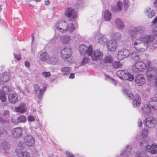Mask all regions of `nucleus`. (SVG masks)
<instances>
[{
  "label": "nucleus",
  "instance_id": "f257e3e1",
  "mask_svg": "<svg viewBox=\"0 0 157 157\" xmlns=\"http://www.w3.org/2000/svg\"><path fill=\"white\" fill-rule=\"evenodd\" d=\"M146 33L145 28L138 26L130 30L129 32L132 45L138 51L144 52L148 48L155 49L157 48V43L152 35H145Z\"/></svg>",
  "mask_w": 157,
  "mask_h": 157
},
{
  "label": "nucleus",
  "instance_id": "f03ea898",
  "mask_svg": "<svg viewBox=\"0 0 157 157\" xmlns=\"http://www.w3.org/2000/svg\"><path fill=\"white\" fill-rule=\"evenodd\" d=\"M75 22L72 23L71 21L68 23L63 21L56 23L55 25V30L61 33H65L68 31L72 32L75 30Z\"/></svg>",
  "mask_w": 157,
  "mask_h": 157
},
{
  "label": "nucleus",
  "instance_id": "7ed1b4c3",
  "mask_svg": "<svg viewBox=\"0 0 157 157\" xmlns=\"http://www.w3.org/2000/svg\"><path fill=\"white\" fill-rule=\"evenodd\" d=\"M151 62L149 61H147L145 64L142 62H138L132 66V70L135 72H142L146 68L147 70L149 67H151Z\"/></svg>",
  "mask_w": 157,
  "mask_h": 157
},
{
  "label": "nucleus",
  "instance_id": "20e7f679",
  "mask_svg": "<svg viewBox=\"0 0 157 157\" xmlns=\"http://www.w3.org/2000/svg\"><path fill=\"white\" fill-rule=\"evenodd\" d=\"M147 141L143 140L140 142V146L141 147H143L144 149L148 152L152 154L157 153V145L153 144L150 145L147 144Z\"/></svg>",
  "mask_w": 157,
  "mask_h": 157
},
{
  "label": "nucleus",
  "instance_id": "39448f33",
  "mask_svg": "<svg viewBox=\"0 0 157 157\" xmlns=\"http://www.w3.org/2000/svg\"><path fill=\"white\" fill-rule=\"evenodd\" d=\"M116 74L117 76L122 80H127L129 81H132L134 76L126 70H119L117 71Z\"/></svg>",
  "mask_w": 157,
  "mask_h": 157
},
{
  "label": "nucleus",
  "instance_id": "423d86ee",
  "mask_svg": "<svg viewBox=\"0 0 157 157\" xmlns=\"http://www.w3.org/2000/svg\"><path fill=\"white\" fill-rule=\"evenodd\" d=\"M118 44L116 40H110L108 41L106 43V46L107 50L110 52H114L117 49Z\"/></svg>",
  "mask_w": 157,
  "mask_h": 157
},
{
  "label": "nucleus",
  "instance_id": "0eeeda50",
  "mask_svg": "<svg viewBox=\"0 0 157 157\" xmlns=\"http://www.w3.org/2000/svg\"><path fill=\"white\" fill-rule=\"evenodd\" d=\"M65 15L67 17L71 18L75 21L78 17V13L76 11L71 8H68L66 10Z\"/></svg>",
  "mask_w": 157,
  "mask_h": 157
},
{
  "label": "nucleus",
  "instance_id": "6e6552de",
  "mask_svg": "<svg viewBox=\"0 0 157 157\" xmlns=\"http://www.w3.org/2000/svg\"><path fill=\"white\" fill-rule=\"evenodd\" d=\"M79 49L81 54L84 55L86 53L88 56L91 54L93 51L92 46L91 45L87 47L84 45H81L79 46Z\"/></svg>",
  "mask_w": 157,
  "mask_h": 157
},
{
  "label": "nucleus",
  "instance_id": "1a4fd4ad",
  "mask_svg": "<svg viewBox=\"0 0 157 157\" xmlns=\"http://www.w3.org/2000/svg\"><path fill=\"white\" fill-rule=\"evenodd\" d=\"M34 91L36 97L37 98L40 99L42 97L46 88L44 87L43 89H40V86L37 84L34 85Z\"/></svg>",
  "mask_w": 157,
  "mask_h": 157
},
{
  "label": "nucleus",
  "instance_id": "9d476101",
  "mask_svg": "<svg viewBox=\"0 0 157 157\" xmlns=\"http://www.w3.org/2000/svg\"><path fill=\"white\" fill-rule=\"evenodd\" d=\"M23 128L20 127L13 128L11 131L12 137L15 139L20 138L22 135Z\"/></svg>",
  "mask_w": 157,
  "mask_h": 157
},
{
  "label": "nucleus",
  "instance_id": "9b49d317",
  "mask_svg": "<svg viewBox=\"0 0 157 157\" xmlns=\"http://www.w3.org/2000/svg\"><path fill=\"white\" fill-rule=\"evenodd\" d=\"M72 52L71 48H65L61 51V57L63 59H69L71 57Z\"/></svg>",
  "mask_w": 157,
  "mask_h": 157
},
{
  "label": "nucleus",
  "instance_id": "f8f14e48",
  "mask_svg": "<svg viewBox=\"0 0 157 157\" xmlns=\"http://www.w3.org/2000/svg\"><path fill=\"white\" fill-rule=\"evenodd\" d=\"M89 56H91V59L94 61L100 60L102 59L103 54L99 50L97 49L91 53V54Z\"/></svg>",
  "mask_w": 157,
  "mask_h": 157
},
{
  "label": "nucleus",
  "instance_id": "ddd939ff",
  "mask_svg": "<svg viewBox=\"0 0 157 157\" xmlns=\"http://www.w3.org/2000/svg\"><path fill=\"white\" fill-rule=\"evenodd\" d=\"M24 141L25 144L29 147H33L35 145V140L32 135H27L25 136Z\"/></svg>",
  "mask_w": 157,
  "mask_h": 157
},
{
  "label": "nucleus",
  "instance_id": "4468645a",
  "mask_svg": "<svg viewBox=\"0 0 157 157\" xmlns=\"http://www.w3.org/2000/svg\"><path fill=\"white\" fill-rule=\"evenodd\" d=\"M157 73V69L155 67H149L147 68V75L148 78L150 80H152L154 79L153 75Z\"/></svg>",
  "mask_w": 157,
  "mask_h": 157
},
{
  "label": "nucleus",
  "instance_id": "2eb2a0df",
  "mask_svg": "<svg viewBox=\"0 0 157 157\" xmlns=\"http://www.w3.org/2000/svg\"><path fill=\"white\" fill-rule=\"evenodd\" d=\"M130 52L127 49H124L119 51L117 56V59L119 60H121L129 56Z\"/></svg>",
  "mask_w": 157,
  "mask_h": 157
},
{
  "label": "nucleus",
  "instance_id": "dca6fc26",
  "mask_svg": "<svg viewBox=\"0 0 157 157\" xmlns=\"http://www.w3.org/2000/svg\"><path fill=\"white\" fill-rule=\"evenodd\" d=\"M98 38V42L101 44H104L108 40L107 38L104 35L99 34H95L93 37L94 40L96 41V38Z\"/></svg>",
  "mask_w": 157,
  "mask_h": 157
},
{
  "label": "nucleus",
  "instance_id": "f3484780",
  "mask_svg": "<svg viewBox=\"0 0 157 157\" xmlns=\"http://www.w3.org/2000/svg\"><path fill=\"white\" fill-rule=\"evenodd\" d=\"M157 122L156 119L152 117H149L146 120V124L150 128H153L155 126Z\"/></svg>",
  "mask_w": 157,
  "mask_h": 157
},
{
  "label": "nucleus",
  "instance_id": "a211bd4d",
  "mask_svg": "<svg viewBox=\"0 0 157 157\" xmlns=\"http://www.w3.org/2000/svg\"><path fill=\"white\" fill-rule=\"evenodd\" d=\"M135 81L136 84L138 86H142L146 82L143 75L141 74H138L136 75Z\"/></svg>",
  "mask_w": 157,
  "mask_h": 157
},
{
  "label": "nucleus",
  "instance_id": "6ab92c4d",
  "mask_svg": "<svg viewBox=\"0 0 157 157\" xmlns=\"http://www.w3.org/2000/svg\"><path fill=\"white\" fill-rule=\"evenodd\" d=\"M1 148L4 151V153L5 154H9L10 151V145L9 143L5 140L2 141L0 144Z\"/></svg>",
  "mask_w": 157,
  "mask_h": 157
},
{
  "label": "nucleus",
  "instance_id": "aec40b11",
  "mask_svg": "<svg viewBox=\"0 0 157 157\" xmlns=\"http://www.w3.org/2000/svg\"><path fill=\"white\" fill-rule=\"evenodd\" d=\"M114 23L115 26L118 30H122L125 27L124 21L120 18H117L114 21Z\"/></svg>",
  "mask_w": 157,
  "mask_h": 157
},
{
  "label": "nucleus",
  "instance_id": "412c9836",
  "mask_svg": "<svg viewBox=\"0 0 157 157\" xmlns=\"http://www.w3.org/2000/svg\"><path fill=\"white\" fill-rule=\"evenodd\" d=\"M15 110L16 112L23 114L27 110V106L25 104L21 103L18 106L15 108Z\"/></svg>",
  "mask_w": 157,
  "mask_h": 157
},
{
  "label": "nucleus",
  "instance_id": "4be33fe9",
  "mask_svg": "<svg viewBox=\"0 0 157 157\" xmlns=\"http://www.w3.org/2000/svg\"><path fill=\"white\" fill-rule=\"evenodd\" d=\"M16 153L17 157H30L31 154L26 151H23L21 149H17Z\"/></svg>",
  "mask_w": 157,
  "mask_h": 157
},
{
  "label": "nucleus",
  "instance_id": "5701e85b",
  "mask_svg": "<svg viewBox=\"0 0 157 157\" xmlns=\"http://www.w3.org/2000/svg\"><path fill=\"white\" fill-rule=\"evenodd\" d=\"M144 13L147 17L150 18H152L155 15L154 10L150 7H147L145 9Z\"/></svg>",
  "mask_w": 157,
  "mask_h": 157
},
{
  "label": "nucleus",
  "instance_id": "b1692460",
  "mask_svg": "<svg viewBox=\"0 0 157 157\" xmlns=\"http://www.w3.org/2000/svg\"><path fill=\"white\" fill-rule=\"evenodd\" d=\"M149 105L154 109H157V95L150 98Z\"/></svg>",
  "mask_w": 157,
  "mask_h": 157
},
{
  "label": "nucleus",
  "instance_id": "393cba45",
  "mask_svg": "<svg viewBox=\"0 0 157 157\" xmlns=\"http://www.w3.org/2000/svg\"><path fill=\"white\" fill-rule=\"evenodd\" d=\"M71 41V37L67 35L62 36L61 38L60 41L63 45L68 44Z\"/></svg>",
  "mask_w": 157,
  "mask_h": 157
},
{
  "label": "nucleus",
  "instance_id": "a878e982",
  "mask_svg": "<svg viewBox=\"0 0 157 157\" xmlns=\"http://www.w3.org/2000/svg\"><path fill=\"white\" fill-rule=\"evenodd\" d=\"M109 36L112 39L111 40H115L116 41L120 40L121 38V34L119 32H111L109 34Z\"/></svg>",
  "mask_w": 157,
  "mask_h": 157
},
{
  "label": "nucleus",
  "instance_id": "bb28decb",
  "mask_svg": "<svg viewBox=\"0 0 157 157\" xmlns=\"http://www.w3.org/2000/svg\"><path fill=\"white\" fill-rule=\"evenodd\" d=\"M141 100L139 95L136 94L133 99L132 104L134 107H137L139 106L141 103Z\"/></svg>",
  "mask_w": 157,
  "mask_h": 157
},
{
  "label": "nucleus",
  "instance_id": "cd10ccee",
  "mask_svg": "<svg viewBox=\"0 0 157 157\" xmlns=\"http://www.w3.org/2000/svg\"><path fill=\"white\" fill-rule=\"evenodd\" d=\"M49 55L47 52H41L39 57V61L41 62H45L48 60Z\"/></svg>",
  "mask_w": 157,
  "mask_h": 157
},
{
  "label": "nucleus",
  "instance_id": "c85d7f7f",
  "mask_svg": "<svg viewBox=\"0 0 157 157\" xmlns=\"http://www.w3.org/2000/svg\"><path fill=\"white\" fill-rule=\"evenodd\" d=\"M112 14L108 10H106L102 14V19L105 21H109L111 20Z\"/></svg>",
  "mask_w": 157,
  "mask_h": 157
},
{
  "label": "nucleus",
  "instance_id": "c756f323",
  "mask_svg": "<svg viewBox=\"0 0 157 157\" xmlns=\"http://www.w3.org/2000/svg\"><path fill=\"white\" fill-rule=\"evenodd\" d=\"M8 97L9 101L11 103L14 104L18 100L17 95L16 94H10Z\"/></svg>",
  "mask_w": 157,
  "mask_h": 157
},
{
  "label": "nucleus",
  "instance_id": "7c9ffc66",
  "mask_svg": "<svg viewBox=\"0 0 157 157\" xmlns=\"http://www.w3.org/2000/svg\"><path fill=\"white\" fill-rule=\"evenodd\" d=\"M113 60V57L110 55H108L104 58L102 62L104 63H112Z\"/></svg>",
  "mask_w": 157,
  "mask_h": 157
},
{
  "label": "nucleus",
  "instance_id": "2f4dec72",
  "mask_svg": "<svg viewBox=\"0 0 157 157\" xmlns=\"http://www.w3.org/2000/svg\"><path fill=\"white\" fill-rule=\"evenodd\" d=\"M151 106L149 104H147L144 106L142 108V112L146 114H148L151 113Z\"/></svg>",
  "mask_w": 157,
  "mask_h": 157
},
{
  "label": "nucleus",
  "instance_id": "473e14b6",
  "mask_svg": "<svg viewBox=\"0 0 157 157\" xmlns=\"http://www.w3.org/2000/svg\"><path fill=\"white\" fill-rule=\"evenodd\" d=\"M58 58L54 56H51L49 57L48 62L52 64H55L58 62Z\"/></svg>",
  "mask_w": 157,
  "mask_h": 157
},
{
  "label": "nucleus",
  "instance_id": "72a5a7b5",
  "mask_svg": "<svg viewBox=\"0 0 157 157\" xmlns=\"http://www.w3.org/2000/svg\"><path fill=\"white\" fill-rule=\"evenodd\" d=\"M135 155L136 157H148L147 153L144 151H139L133 155Z\"/></svg>",
  "mask_w": 157,
  "mask_h": 157
},
{
  "label": "nucleus",
  "instance_id": "f704fd0d",
  "mask_svg": "<svg viewBox=\"0 0 157 157\" xmlns=\"http://www.w3.org/2000/svg\"><path fill=\"white\" fill-rule=\"evenodd\" d=\"M129 56L132 58L134 60L136 61L138 60L139 57L138 54L136 52H130Z\"/></svg>",
  "mask_w": 157,
  "mask_h": 157
},
{
  "label": "nucleus",
  "instance_id": "c9c22d12",
  "mask_svg": "<svg viewBox=\"0 0 157 157\" xmlns=\"http://www.w3.org/2000/svg\"><path fill=\"white\" fill-rule=\"evenodd\" d=\"M17 123H25L27 121L26 118V117L24 115H20L17 117Z\"/></svg>",
  "mask_w": 157,
  "mask_h": 157
},
{
  "label": "nucleus",
  "instance_id": "e433bc0d",
  "mask_svg": "<svg viewBox=\"0 0 157 157\" xmlns=\"http://www.w3.org/2000/svg\"><path fill=\"white\" fill-rule=\"evenodd\" d=\"M13 88L9 86H5L3 88V92L6 94H8L13 91Z\"/></svg>",
  "mask_w": 157,
  "mask_h": 157
},
{
  "label": "nucleus",
  "instance_id": "4c0bfd02",
  "mask_svg": "<svg viewBox=\"0 0 157 157\" xmlns=\"http://www.w3.org/2000/svg\"><path fill=\"white\" fill-rule=\"evenodd\" d=\"M71 71V68L68 67H64L61 70L62 75H66L68 74Z\"/></svg>",
  "mask_w": 157,
  "mask_h": 157
},
{
  "label": "nucleus",
  "instance_id": "58836bf2",
  "mask_svg": "<svg viewBox=\"0 0 157 157\" xmlns=\"http://www.w3.org/2000/svg\"><path fill=\"white\" fill-rule=\"evenodd\" d=\"M10 79V75L7 73H4L2 75V81L4 82L8 81Z\"/></svg>",
  "mask_w": 157,
  "mask_h": 157
},
{
  "label": "nucleus",
  "instance_id": "ea45409f",
  "mask_svg": "<svg viewBox=\"0 0 157 157\" xmlns=\"http://www.w3.org/2000/svg\"><path fill=\"white\" fill-rule=\"evenodd\" d=\"M90 59L89 57H85L81 61V65L82 66L88 64L90 62Z\"/></svg>",
  "mask_w": 157,
  "mask_h": 157
},
{
  "label": "nucleus",
  "instance_id": "a19ab883",
  "mask_svg": "<svg viewBox=\"0 0 157 157\" xmlns=\"http://www.w3.org/2000/svg\"><path fill=\"white\" fill-rule=\"evenodd\" d=\"M122 91H123V93L124 94H126V97H128L130 99H134V96L132 94H129V92L128 90L124 89L123 90H122Z\"/></svg>",
  "mask_w": 157,
  "mask_h": 157
},
{
  "label": "nucleus",
  "instance_id": "79ce46f5",
  "mask_svg": "<svg viewBox=\"0 0 157 157\" xmlns=\"http://www.w3.org/2000/svg\"><path fill=\"white\" fill-rule=\"evenodd\" d=\"M122 2L124 10L125 11L127 10L130 4L129 1L128 0H123Z\"/></svg>",
  "mask_w": 157,
  "mask_h": 157
},
{
  "label": "nucleus",
  "instance_id": "37998d69",
  "mask_svg": "<svg viewBox=\"0 0 157 157\" xmlns=\"http://www.w3.org/2000/svg\"><path fill=\"white\" fill-rule=\"evenodd\" d=\"M123 6V3L121 1H119L117 2V5L116 6V11H120L122 8Z\"/></svg>",
  "mask_w": 157,
  "mask_h": 157
},
{
  "label": "nucleus",
  "instance_id": "c03bdc74",
  "mask_svg": "<svg viewBox=\"0 0 157 157\" xmlns=\"http://www.w3.org/2000/svg\"><path fill=\"white\" fill-rule=\"evenodd\" d=\"M148 130L147 129H144L142 131L141 133V136L143 139H144L145 138H148Z\"/></svg>",
  "mask_w": 157,
  "mask_h": 157
},
{
  "label": "nucleus",
  "instance_id": "a18cd8bd",
  "mask_svg": "<svg viewBox=\"0 0 157 157\" xmlns=\"http://www.w3.org/2000/svg\"><path fill=\"white\" fill-rule=\"evenodd\" d=\"M157 24V16H156L153 19V20L152 21V33L154 34V33H156V32H154L153 31V29L157 27V25L156 26H155V24Z\"/></svg>",
  "mask_w": 157,
  "mask_h": 157
},
{
  "label": "nucleus",
  "instance_id": "49530a36",
  "mask_svg": "<svg viewBox=\"0 0 157 157\" xmlns=\"http://www.w3.org/2000/svg\"><path fill=\"white\" fill-rule=\"evenodd\" d=\"M105 78L109 80V81L110 82L113 84L115 86H116L117 85L116 82V81L113 79L110 78L109 77L108 75H105Z\"/></svg>",
  "mask_w": 157,
  "mask_h": 157
},
{
  "label": "nucleus",
  "instance_id": "de8ad7c7",
  "mask_svg": "<svg viewBox=\"0 0 157 157\" xmlns=\"http://www.w3.org/2000/svg\"><path fill=\"white\" fill-rule=\"evenodd\" d=\"M42 76L45 78H48L51 75V73L49 72L43 71L41 73Z\"/></svg>",
  "mask_w": 157,
  "mask_h": 157
},
{
  "label": "nucleus",
  "instance_id": "09e8293b",
  "mask_svg": "<svg viewBox=\"0 0 157 157\" xmlns=\"http://www.w3.org/2000/svg\"><path fill=\"white\" fill-rule=\"evenodd\" d=\"M113 65L115 68H118L122 66V64L119 62H115L113 64Z\"/></svg>",
  "mask_w": 157,
  "mask_h": 157
},
{
  "label": "nucleus",
  "instance_id": "8fccbe9b",
  "mask_svg": "<svg viewBox=\"0 0 157 157\" xmlns=\"http://www.w3.org/2000/svg\"><path fill=\"white\" fill-rule=\"evenodd\" d=\"M28 120L29 122H33L35 121V118L34 116L32 115H29L28 117Z\"/></svg>",
  "mask_w": 157,
  "mask_h": 157
},
{
  "label": "nucleus",
  "instance_id": "3c124183",
  "mask_svg": "<svg viewBox=\"0 0 157 157\" xmlns=\"http://www.w3.org/2000/svg\"><path fill=\"white\" fill-rule=\"evenodd\" d=\"M0 98L2 102H5L6 101V97L5 95L3 94L1 95H0Z\"/></svg>",
  "mask_w": 157,
  "mask_h": 157
},
{
  "label": "nucleus",
  "instance_id": "603ef678",
  "mask_svg": "<svg viewBox=\"0 0 157 157\" xmlns=\"http://www.w3.org/2000/svg\"><path fill=\"white\" fill-rule=\"evenodd\" d=\"M17 145L18 147L21 148L24 147V143L21 141L18 142L17 143Z\"/></svg>",
  "mask_w": 157,
  "mask_h": 157
},
{
  "label": "nucleus",
  "instance_id": "864d4df0",
  "mask_svg": "<svg viewBox=\"0 0 157 157\" xmlns=\"http://www.w3.org/2000/svg\"><path fill=\"white\" fill-rule=\"evenodd\" d=\"M144 121L143 119L142 118L139 119L138 121V125L139 127H141L142 124V121Z\"/></svg>",
  "mask_w": 157,
  "mask_h": 157
},
{
  "label": "nucleus",
  "instance_id": "5fc2aeb1",
  "mask_svg": "<svg viewBox=\"0 0 157 157\" xmlns=\"http://www.w3.org/2000/svg\"><path fill=\"white\" fill-rule=\"evenodd\" d=\"M21 91L22 93L24 94H26V93H29V92L27 89V88L26 87H25L23 89H22L21 90Z\"/></svg>",
  "mask_w": 157,
  "mask_h": 157
},
{
  "label": "nucleus",
  "instance_id": "6e6d98bb",
  "mask_svg": "<svg viewBox=\"0 0 157 157\" xmlns=\"http://www.w3.org/2000/svg\"><path fill=\"white\" fill-rule=\"evenodd\" d=\"M66 154L68 157H74V155L70 151H66Z\"/></svg>",
  "mask_w": 157,
  "mask_h": 157
},
{
  "label": "nucleus",
  "instance_id": "4d7b16f0",
  "mask_svg": "<svg viewBox=\"0 0 157 157\" xmlns=\"http://www.w3.org/2000/svg\"><path fill=\"white\" fill-rule=\"evenodd\" d=\"M14 56L15 58L17 60H19L21 59V56L19 55L14 54Z\"/></svg>",
  "mask_w": 157,
  "mask_h": 157
},
{
  "label": "nucleus",
  "instance_id": "13d9d810",
  "mask_svg": "<svg viewBox=\"0 0 157 157\" xmlns=\"http://www.w3.org/2000/svg\"><path fill=\"white\" fill-rule=\"evenodd\" d=\"M9 112L8 111H5L3 114V116L5 117H8L9 116Z\"/></svg>",
  "mask_w": 157,
  "mask_h": 157
},
{
  "label": "nucleus",
  "instance_id": "bf43d9fd",
  "mask_svg": "<svg viewBox=\"0 0 157 157\" xmlns=\"http://www.w3.org/2000/svg\"><path fill=\"white\" fill-rule=\"evenodd\" d=\"M154 8L157 11V0H155L154 2Z\"/></svg>",
  "mask_w": 157,
  "mask_h": 157
},
{
  "label": "nucleus",
  "instance_id": "052dcab7",
  "mask_svg": "<svg viewBox=\"0 0 157 157\" xmlns=\"http://www.w3.org/2000/svg\"><path fill=\"white\" fill-rule=\"evenodd\" d=\"M58 36V35H55L53 39L50 40V42H51L52 41H53V40H54L55 42Z\"/></svg>",
  "mask_w": 157,
  "mask_h": 157
},
{
  "label": "nucleus",
  "instance_id": "680f3d73",
  "mask_svg": "<svg viewBox=\"0 0 157 157\" xmlns=\"http://www.w3.org/2000/svg\"><path fill=\"white\" fill-rule=\"evenodd\" d=\"M75 78V74L73 73H71L69 76L70 78Z\"/></svg>",
  "mask_w": 157,
  "mask_h": 157
},
{
  "label": "nucleus",
  "instance_id": "e2e57ef3",
  "mask_svg": "<svg viewBox=\"0 0 157 157\" xmlns=\"http://www.w3.org/2000/svg\"><path fill=\"white\" fill-rule=\"evenodd\" d=\"M6 122V121L4 120L2 117H0V122L2 123H4Z\"/></svg>",
  "mask_w": 157,
  "mask_h": 157
},
{
  "label": "nucleus",
  "instance_id": "0e129e2a",
  "mask_svg": "<svg viewBox=\"0 0 157 157\" xmlns=\"http://www.w3.org/2000/svg\"><path fill=\"white\" fill-rule=\"evenodd\" d=\"M25 65L27 67H29L30 66V63L28 61H25Z\"/></svg>",
  "mask_w": 157,
  "mask_h": 157
},
{
  "label": "nucleus",
  "instance_id": "69168bd1",
  "mask_svg": "<svg viewBox=\"0 0 157 157\" xmlns=\"http://www.w3.org/2000/svg\"><path fill=\"white\" fill-rule=\"evenodd\" d=\"M45 5H46L48 6L50 4V2L49 0L45 1Z\"/></svg>",
  "mask_w": 157,
  "mask_h": 157
},
{
  "label": "nucleus",
  "instance_id": "338daca9",
  "mask_svg": "<svg viewBox=\"0 0 157 157\" xmlns=\"http://www.w3.org/2000/svg\"><path fill=\"white\" fill-rule=\"evenodd\" d=\"M153 31L154 32H156V33H154V34L157 35V26L153 29Z\"/></svg>",
  "mask_w": 157,
  "mask_h": 157
},
{
  "label": "nucleus",
  "instance_id": "774afa93",
  "mask_svg": "<svg viewBox=\"0 0 157 157\" xmlns=\"http://www.w3.org/2000/svg\"><path fill=\"white\" fill-rule=\"evenodd\" d=\"M155 86L157 87V76L155 78Z\"/></svg>",
  "mask_w": 157,
  "mask_h": 157
}]
</instances>
